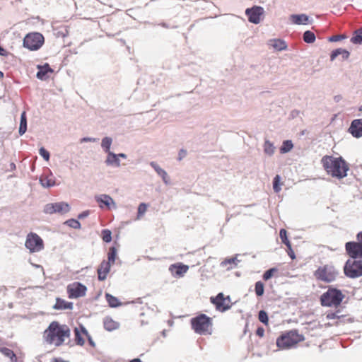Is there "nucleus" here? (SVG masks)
I'll return each mask as SVG.
<instances>
[{
    "label": "nucleus",
    "mask_w": 362,
    "mask_h": 362,
    "mask_svg": "<svg viewBox=\"0 0 362 362\" xmlns=\"http://www.w3.org/2000/svg\"><path fill=\"white\" fill-rule=\"evenodd\" d=\"M119 157L126 158V155L124 153H119L117 155V158H119Z\"/></svg>",
    "instance_id": "nucleus-60"
},
{
    "label": "nucleus",
    "mask_w": 362,
    "mask_h": 362,
    "mask_svg": "<svg viewBox=\"0 0 362 362\" xmlns=\"http://www.w3.org/2000/svg\"><path fill=\"white\" fill-rule=\"evenodd\" d=\"M265 330L262 327H259L256 330V334L259 337H263L264 336Z\"/></svg>",
    "instance_id": "nucleus-51"
},
{
    "label": "nucleus",
    "mask_w": 362,
    "mask_h": 362,
    "mask_svg": "<svg viewBox=\"0 0 362 362\" xmlns=\"http://www.w3.org/2000/svg\"><path fill=\"white\" fill-rule=\"evenodd\" d=\"M321 163L327 174L334 177L341 179L347 175L349 165L341 157L334 158L332 156H325L322 157Z\"/></svg>",
    "instance_id": "nucleus-2"
},
{
    "label": "nucleus",
    "mask_w": 362,
    "mask_h": 362,
    "mask_svg": "<svg viewBox=\"0 0 362 362\" xmlns=\"http://www.w3.org/2000/svg\"><path fill=\"white\" fill-rule=\"evenodd\" d=\"M95 141V139H92V138H88V137H85V138H83L81 140V142H87V141Z\"/></svg>",
    "instance_id": "nucleus-55"
},
{
    "label": "nucleus",
    "mask_w": 362,
    "mask_h": 362,
    "mask_svg": "<svg viewBox=\"0 0 362 362\" xmlns=\"http://www.w3.org/2000/svg\"><path fill=\"white\" fill-rule=\"evenodd\" d=\"M263 13V8L257 6H255L250 8H247L245 11V14L248 18V21L255 24H258L260 22L261 16Z\"/></svg>",
    "instance_id": "nucleus-14"
},
{
    "label": "nucleus",
    "mask_w": 362,
    "mask_h": 362,
    "mask_svg": "<svg viewBox=\"0 0 362 362\" xmlns=\"http://www.w3.org/2000/svg\"><path fill=\"white\" fill-rule=\"evenodd\" d=\"M27 130V118L25 112H23L21 115V122L19 127V134L23 135Z\"/></svg>",
    "instance_id": "nucleus-28"
},
{
    "label": "nucleus",
    "mask_w": 362,
    "mask_h": 362,
    "mask_svg": "<svg viewBox=\"0 0 362 362\" xmlns=\"http://www.w3.org/2000/svg\"><path fill=\"white\" fill-rule=\"evenodd\" d=\"M338 272L334 267L331 265H324L320 267L315 272L314 276L317 280L326 283H329L335 280Z\"/></svg>",
    "instance_id": "nucleus-6"
},
{
    "label": "nucleus",
    "mask_w": 362,
    "mask_h": 362,
    "mask_svg": "<svg viewBox=\"0 0 362 362\" xmlns=\"http://www.w3.org/2000/svg\"><path fill=\"white\" fill-rule=\"evenodd\" d=\"M129 362H142L139 358H134L131 360Z\"/></svg>",
    "instance_id": "nucleus-59"
},
{
    "label": "nucleus",
    "mask_w": 362,
    "mask_h": 362,
    "mask_svg": "<svg viewBox=\"0 0 362 362\" xmlns=\"http://www.w3.org/2000/svg\"><path fill=\"white\" fill-rule=\"evenodd\" d=\"M259 320L264 324L265 325H269V317L267 312L264 310H260L258 314Z\"/></svg>",
    "instance_id": "nucleus-37"
},
{
    "label": "nucleus",
    "mask_w": 362,
    "mask_h": 362,
    "mask_svg": "<svg viewBox=\"0 0 362 362\" xmlns=\"http://www.w3.org/2000/svg\"><path fill=\"white\" fill-rule=\"evenodd\" d=\"M111 265L110 262H106V260H103L100 264L99 265L97 273L98 278L100 281H104L106 279L107 274L110 271Z\"/></svg>",
    "instance_id": "nucleus-17"
},
{
    "label": "nucleus",
    "mask_w": 362,
    "mask_h": 362,
    "mask_svg": "<svg viewBox=\"0 0 362 362\" xmlns=\"http://www.w3.org/2000/svg\"><path fill=\"white\" fill-rule=\"evenodd\" d=\"M95 199L98 203L103 204L107 207H110V204L114 203L113 199L109 195L106 194L100 195Z\"/></svg>",
    "instance_id": "nucleus-27"
},
{
    "label": "nucleus",
    "mask_w": 362,
    "mask_h": 362,
    "mask_svg": "<svg viewBox=\"0 0 362 362\" xmlns=\"http://www.w3.org/2000/svg\"><path fill=\"white\" fill-rule=\"evenodd\" d=\"M39 152L42 157H43L46 160H49V153L47 150H45L44 148H40Z\"/></svg>",
    "instance_id": "nucleus-47"
},
{
    "label": "nucleus",
    "mask_w": 362,
    "mask_h": 362,
    "mask_svg": "<svg viewBox=\"0 0 362 362\" xmlns=\"http://www.w3.org/2000/svg\"><path fill=\"white\" fill-rule=\"evenodd\" d=\"M69 205L65 202L51 203L45 205L44 211L46 214H52L54 213L64 214L69 211Z\"/></svg>",
    "instance_id": "nucleus-13"
},
{
    "label": "nucleus",
    "mask_w": 362,
    "mask_h": 362,
    "mask_svg": "<svg viewBox=\"0 0 362 362\" xmlns=\"http://www.w3.org/2000/svg\"><path fill=\"white\" fill-rule=\"evenodd\" d=\"M53 308L56 310H71L73 308V303L57 298Z\"/></svg>",
    "instance_id": "nucleus-21"
},
{
    "label": "nucleus",
    "mask_w": 362,
    "mask_h": 362,
    "mask_svg": "<svg viewBox=\"0 0 362 362\" xmlns=\"http://www.w3.org/2000/svg\"><path fill=\"white\" fill-rule=\"evenodd\" d=\"M1 353H2L5 356H6V357H8V358H10L11 356H13V354H14V352H13L11 349H8V348H6V347L1 349Z\"/></svg>",
    "instance_id": "nucleus-46"
},
{
    "label": "nucleus",
    "mask_w": 362,
    "mask_h": 362,
    "mask_svg": "<svg viewBox=\"0 0 362 362\" xmlns=\"http://www.w3.org/2000/svg\"><path fill=\"white\" fill-rule=\"evenodd\" d=\"M88 211H85V212H83L82 214H79L78 215V218H83L84 217H86V216H88Z\"/></svg>",
    "instance_id": "nucleus-58"
},
{
    "label": "nucleus",
    "mask_w": 362,
    "mask_h": 362,
    "mask_svg": "<svg viewBox=\"0 0 362 362\" xmlns=\"http://www.w3.org/2000/svg\"><path fill=\"white\" fill-rule=\"evenodd\" d=\"M25 245L30 252L34 253L40 252L44 248V242L37 234L30 233L26 237Z\"/></svg>",
    "instance_id": "nucleus-9"
},
{
    "label": "nucleus",
    "mask_w": 362,
    "mask_h": 362,
    "mask_svg": "<svg viewBox=\"0 0 362 362\" xmlns=\"http://www.w3.org/2000/svg\"><path fill=\"white\" fill-rule=\"evenodd\" d=\"M235 259H234V258L228 259H226L223 263V264H232V263L235 262Z\"/></svg>",
    "instance_id": "nucleus-57"
},
{
    "label": "nucleus",
    "mask_w": 362,
    "mask_h": 362,
    "mask_svg": "<svg viewBox=\"0 0 362 362\" xmlns=\"http://www.w3.org/2000/svg\"><path fill=\"white\" fill-rule=\"evenodd\" d=\"M345 295L336 288H329L328 290L320 296V304L325 307H338L341 305Z\"/></svg>",
    "instance_id": "nucleus-4"
},
{
    "label": "nucleus",
    "mask_w": 362,
    "mask_h": 362,
    "mask_svg": "<svg viewBox=\"0 0 362 362\" xmlns=\"http://www.w3.org/2000/svg\"><path fill=\"white\" fill-rule=\"evenodd\" d=\"M151 166L155 170V171L162 177L163 182L165 184L169 182V177L163 169H162L156 163L151 162L150 163Z\"/></svg>",
    "instance_id": "nucleus-22"
},
{
    "label": "nucleus",
    "mask_w": 362,
    "mask_h": 362,
    "mask_svg": "<svg viewBox=\"0 0 362 362\" xmlns=\"http://www.w3.org/2000/svg\"><path fill=\"white\" fill-rule=\"evenodd\" d=\"M359 111H362V105L359 107Z\"/></svg>",
    "instance_id": "nucleus-63"
},
{
    "label": "nucleus",
    "mask_w": 362,
    "mask_h": 362,
    "mask_svg": "<svg viewBox=\"0 0 362 362\" xmlns=\"http://www.w3.org/2000/svg\"><path fill=\"white\" fill-rule=\"evenodd\" d=\"M50 362H69V361L64 360L62 358H53L51 359Z\"/></svg>",
    "instance_id": "nucleus-54"
},
{
    "label": "nucleus",
    "mask_w": 362,
    "mask_h": 362,
    "mask_svg": "<svg viewBox=\"0 0 362 362\" xmlns=\"http://www.w3.org/2000/svg\"><path fill=\"white\" fill-rule=\"evenodd\" d=\"M346 254L353 259H362V231L356 235V241L347 242L345 244Z\"/></svg>",
    "instance_id": "nucleus-5"
},
{
    "label": "nucleus",
    "mask_w": 362,
    "mask_h": 362,
    "mask_svg": "<svg viewBox=\"0 0 362 362\" xmlns=\"http://www.w3.org/2000/svg\"><path fill=\"white\" fill-rule=\"evenodd\" d=\"M344 273L350 278L362 276V261H354L351 264L346 263L344 267Z\"/></svg>",
    "instance_id": "nucleus-12"
},
{
    "label": "nucleus",
    "mask_w": 362,
    "mask_h": 362,
    "mask_svg": "<svg viewBox=\"0 0 362 362\" xmlns=\"http://www.w3.org/2000/svg\"><path fill=\"white\" fill-rule=\"evenodd\" d=\"M112 144V139L110 137H105L102 140L101 146L106 153L110 151V146Z\"/></svg>",
    "instance_id": "nucleus-34"
},
{
    "label": "nucleus",
    "mask_w": 362,
    "mask_h": 362,
    "mask_svg": "<svg viewBox=\"0 0 362 362\" xmlns=\"http://www.w3.org/2000/svg\"><path fill=\"white\" fill-rule=\"evenodd\" d=\"M75 341L77 345L83 346L85 344V337L87 338L89 344L92 347H95V344L92 337L88 334L86 329L83 326L80 325L78 327L74 329Z\"/></svg>",
    "instance_id": "nucleus-11"
},
{
    "label": "nucleus",
    "mask_w": 362,
    "mask_h": 362,
    "mask_svg": "<svg viewBox=\"0 0 362 362\" xmlns=\"http://www.w3.org/2000/svg\"><path fill=\"white\" fill-rule=\"evenodd\" d=\"M291 18L293 23L298 25H306L309 22V18L305 14L292 15Z\"/></svg>",
    "instance_id": "nucleus-23"
},
{
    "label": "nucleus",
    "mask_w": 362,
    "mask_h": 362,
    "mask_svg": "<svg viewBox=\"0 0 362 362\" xmlns=\"http://www.w3.org/2000/svg\"><path fill=\"white\" fill-rule=\"evenodd\" d=\"M277 272V269L276 268H272V269H268L267 271H266L264 272V274H263V279L264 281H267L269 280V279H271L274 274L275 273Z\"/></svg>",
    "instance_id": "nucleus-42"
},
{
    "label": "nucleus",
    "mask_w": 362,
    "mask_h": 362,
    "mask_svg": "<svg viewBox=\"0 0 362 362\" xmlns=\"http://www.w3.org/2000/svg\"><path fill=\"white\" fill-rule=\"evenodd\" d=\"M303 40L307 43H313L315 40L314 33L307 30L303 34Z\"/></svg>",
    "instance_id": "nucleus-32"
},
{
    "label": "nucleus",
    "mask_w": 362,
    "mask_h": 362,
    "mask_svg": "<svg viewBox=\"0 0 362 362\" xmlns=\"http://www.w3.org/2000/svg\"><path fill=\"white\" fill-rule=\"evenodd\" d=\"M293 146L291 141H290V140L284 141L283 142L282 146L280 148V151L282 153H287L292 149Z\"/></svg>",
    "instance_id": "nucleus-35"
},
{
    "label": "nucleus",
    "mask_w": 362,
    "mask_h": 362,
    "mask_svg": "<svg viewBox=\"0 0 362 362\" xmlns=\"http://www.w3.org/2000/svg\"><path fill=\"white\" fill-rule=\"evenodd\" d=\"M188 269L189 267L187 265H185L182 263L173 264L169 267L170 272L175 277L182 276L187 272Z\"/></svg>",
    "instance_id": "nucleus-16"
},
{
    "label": "nucleus",
    "mask_w": 362,
    "mask_h": 362,
    "mask_svg": "<svg viewBox=\"0 0 362 362\" xmlns=\"http://www.w3.org/2000/svg\"><path fill=\"white\" fill-rule=\"evenodd\" d=\"M105 162L107 165H115L116 166H119L120 164L117 155L111 151L107 153V157Z\"/></svg>",
    "instance_id": "nucleus-26"
},
{
    "label": "nucleus",
    "mask_w": 362,
    "mask_h": 362,
    "mask_svg": "<svg viewBox=\"0 0 362 362\" xmlns=\"http://www.w3.org/2000/svg\"><path fill=\"white\" fill-rule=\"evenodd\" d=\"M304 340L303 334L296 329H292L283 333L276 339V346L280 349H288Z\"/></svg>",
    "instance_id": "nucleus-3"
},
{
    "label": "nucleus",
    "mask_w": 362,
    "mask_h": 362,
    "mask_svg": "<svg viewBox=\"0 0 362 362\" xmlns=\"http://www.w3.org/2000/svg\"><path fill=\"white\" fill-rule=\"evenodd\" d=\"M286 247H287L288 255L292 259H294L296 258V256H295V252L291 247V244H287Z\"/></svg>",
    "instance_id": "nucleus-48"
},
{
    "label": "nucleus",
    "mask_w": 362,
    "mask_h": 362,
    "mask_svg": "<svg viewBox=\"0 0 362 362\" xmlns=\"http://www.w3.org/2000/svg\"><path fill=\"white\" fill-rule=\"evenodd\" d=\"M341 317V316L338 315L337 313L331 312L326 315V319L327 320H336L333 323H328V325L329 326L337 325L339 324L338 321L340 320Z\"/></svg>",
    "instance_id": "nucleus-30"
},
{
    "label": "nucleus",
    "mask_w": 362,
    "mask_h": 362,
    "mask_svg": "<svg viewBox=\"0 0 362 362\" xmlns=\"http://www.w3.org/2000/svg\"><path fill=\"white\" fill-rule=\"evenodd\" d=\"M4 78V73L0 71V78Z\"/></svg>",
    "instance_id": "nucleus-62"
},
{
    "label": "nucleus",
    "mask_w": 362,
    "mask_h": 362,
    "mask_svg": "<svg viewBox=\"0 0 362 362\" xmlns=\"http://www.w3.org/2000/svg\"><path fill=\"white\" fill-rule=\"evenodd\" d=\"M349 132L355 138L362 137V119H354L349 128Z\"/></svg>",
    "instance_id": "nucleus-15"
},
{
    "label": "nucleus",
    "mask_w": 362,
    "mask_h": 362,
    "mask_svg": "<svg viewBox=\"0 0 362 362\" xmlns=\"http://www.w3.org/2000/svg\"><path fill=\"white\" fill-rule=\"evenodd\" d=\"M105 299L107 301L109 305L112 308H117L121 305V303L119 301L117 298L112 296L110 293L105 294Z\"/></svg>",
    "instance_id": "nucleus-29"
},
{
    "label": "nucleus",
    "mask_w": 362,
    "mask_h": 362,
    "mask_svg": "<svg viewBox=\"0 0 362 362\" xmlns=\"http://www.w3.org/2000/svg\"><path fill=\"white\" fill-rule=\"evenodd\" d=\"M191 325L195 332L202 334L204 332V314H200L192 318Z\"/></svg>",
    "instance_id": "nucleus-18"
},
{
    "label": "nucleus",
    "mask_w": 362,
    "mask_h": 362,
    "mask_svg": "<svg viewBox=\"0 0 362 362\" xmlns=\"http://www.w3.org/2000/svg\"><path fill=\"white\" fill-rule=\"evenodd\" d=\"M356 31L362 35V28L357 30Z\"/></svg>",
    "instance_id": "nucleus-61"
},
{
    "label": "nucleus",
    "mask_w": 362,
    "mask_h": 362,
    "mask_svg": "<svg viewBox=\"0 0 362 362\" xmlns=\"http://www.w3.org/2000/svg\"><path fill=\"white\" fill-rule=\"evenodd\" d=\"M66 291L69 298H78L86 296L87 288L81 283L75 281L67 286Z\"/></svg>",
    "instance_id": "nucleus-10"
},
{
    "label": "nucleus",
    "mask_w": 362,
    "mask_h": 362,
    "mask_svg": "<svg viewBox=\"0 0 362 362\" xmlns=\"http://www.w3.org/2000/svg\"><path fill=\"white\" fill-rule=\"evenodd\" d=\"M354 36L351 39V42L354 44H361L362 43V35L358 33L356 30L355 31Z\"/></svg>",
    "instance_id": "nucleus-44"
},
{
    "label": "nucleus",
    "mask_w": 362,
    "mask_h": 362,
    "mask_svg": "<svg viewBox=\"0 0 362 362\" xmlns=\"http://www.w3.org/2000/svg\"><path fill=\"white\" fill-rule=\"evenodd\" d=\"M345 38V36L341 35H332L329 37V40L331 42H337Z\"/></svg>",
    "instance_id": "nucleus-49"
},
{
    "label": "nucleus",
    "mask_w": 362,
    "mask_h": 362,
    "mask_svg": "<svg viewBox=\"0 0 362 362\" xmlns=\"http://www.w3.org/2000/svg\"><path fill=\"white\" fill-rule=\"evenodd\" d=\"M70 335L71 330L66 325L53 321L44 331L43 339L48 344L60 346L69 339Z\"/></svg>",
    "instance_id": "nucleus-1"
},
{
    "label": "nucleus",
    "mask_w": 362,
    "mask_h": 362,
    "mask_svg": "<svg viewBox=\"0 0 362 362\" xmlns=\"http://www.w3.org/2000/svg\"><path fill=\"white\" fill-rule=\"evenodd\" d=\"M102 238L105 243H110L112 240V233L110 230L105 229L102 231Z\"/></svg>",
    "instance_id": "nucleus-40"
},
{
    "label": "nucleus",
    "mask_w": 362,
    "mask_h": 362,
    "mask_svg": "<svg viewBox=\"0 0 362 362\" xmlns=\"http://www.w3.org/2000/svg\"><path fill=\"white\" fill-rule=\"evenodd\" d=\"M104 328L109 332L114 331L119 328V322L114 320L111 317H105L103 320Z\"/></svg>",
    "instance_id": "nucleus-20"
},
{
    "label": "nucleus",
    "mask_w": 362,
    "mask_h": 362,
    "mask_svg": "<svg viewBox=\"0 0 362 362\" xmlns=\"http://www.w3.org/2000/svg\"><path fill=\"white\" fill-rule=\"evenodd\" d=\"M37 69L39 71L37 73V78L40 80H45L48 76L49 73H52L53 70L49 67L48 64H45L43 66L38 65Z\"/></svg>",
    "instance_id": "nucleus-19"
},
{
    "label": "nucleus",
    "mask_w": 362,
    "mask_h": 362,
    "mask_svg": "<svg viewBox=\"0 0 362 362\" xmlns=\"http://www.w3.org/2000/svg\"><path fill=\"white\" fill-rule=\"evenodd\" d=\"M117 255V250L114 247L110 248L109 252L107 253V259L106 262H110V264L115 263Z\"/></svg>",
    "instance_id": "nucleus-31"
},
{
    "label": "nucleus",
    "mask_w": 362,
    "mask_h": 362,
    "mask_svg": "<svg viewBox=\"0 0 362 362\" xmlns=\"http://www.w3.org/2000/svg\"><path fill=\"white\" fill-rule=\"evenodd\" d=\"M349 52L346 50V49H341V48H339V49H337L335 50H334L331 55H330V59L331 61H334L336 57L339 55H341L343 58V59H347L349 57Z\"/></svg>",
    "instance_id": "nucleus-24"
},
{
    "label": "nucleus",
    "mask_w": 362,
    "mask_h": 362,
    "mask_svg": "<svg viewBox=\"0 0 362 362\" xmlns=\"http://www.w3.org/2000/svg\"><path fill=\"white\" fill-rule=\"evenodd\" d=\"M187 155V151L184 149H181L178 154V160H181L183 158H185Z\"/></svg>",
    "instance_id": "nucleus-52"
},
{
    "label": "nucleus",
    "mask_w": 362,
    "mask_h": 362,
    "mask_svg": "<svg viewBox=\"0 0 362 362\" xmlns=\"http://www.w3.org/2000/svg\"><path fill=\"white\" fill-rule=\"evenodd\" d=\"M11 362H23L21 359H19L15 354H13V356L10 358Z\"/></svg>",
    "instance_id": "nucleus-53"
},
{
    "label": "nucleus",
    "mask_w": 362,
    "mask_h": 362,
    "mask_svg": "<svg viewBox=\"0 0 362 362\" xmlns=\"http://www.w3.org/2000/svg\"><path fill=\"white\" fill-rule=\"evenodd\" d=\"M147 210V205L144 203L139 204L138 207V217L143 216Z\"/></svg>",
    "instance_id": "nucleus-45"
},
{
    "label": "nucleus",
    "mask_w": 362,
    "mask_h": 362,
    "mask_svg": "<svg viewBox=\"0 0 362 362\" xmlns=\"http://www.w3.org/2000/svg\"><path fill=\"white\" fill-rule=\"evenodd\" d=\"M40 182L44 187H50L54 185L53 182H51L50 180H45V179H40Z\"/></svg>",
    "instance_id": "nucleus-50"
},
{
    "label": "nucleus",
    "mask_w": 362,
    "mask_h": 362,
    "mask_svg": "<svg viewBox=\"0 0 362 362\" xmlns=\"http://www.w3.org/2000/svg\"><path fill=\"white\" fill-rule=\"evenodd\" d=\"M65 224L75 229H79L81 228V223H79V221L73 218L67 220L65 222Z\"/></svg>",
    "instance_id": "nucleus-41"
},
{
    "label": "nucleus",
    "mask_w": 362,
    "mask_h": 362,
    "mask_svg": "<svg viewBox=\"0 0 362 362\" xmlns=\"http://www.w3.org/2000/svg\"><path fill=\"white\" fill-rule=\"evenodd\" d=\"M255 291L257 296H262L264 294V284L262 281L256 282Z\"/></svg>",
    "instance_id": "nucleus-39"
},
{
    "label": "nucleus",
    "mask_w": 362,
    "mask_h": 362,
    "mask_svg": "<svg viewBox=\"0 0 362 362\" xmlns=\"http://www.w3.org/2000/svg\"><path fill=\"white\" fill-rule=\"evenodd\" d=\"M269 45L277 50H283L286 48L285 42L279 39L271 40L269 41Z\"/></svg>",
    "instance_id": "nucleus-25"
},
{
    "label": "nucleus",
    "mask_w": 362,
    "mask_h": 362,
    "mask_svg": "<svg viewBox=\"0 0 362 362\" xmlns=\"http://www.w3.org/2000/svg\"><path fill=\"white\" fill-rule=\"evenodd\" d=\"M281 177L279 175H276L275 177L274 178L273 181V189L274 191L276 193L279 192L281 189V186L282 185V183L280 182Z\"/></svg>",
    "instance_id": "nucleus-36"
},
{
    "label": "nucleus",
    "mask_w": 362,
    "mask_h": 362,
    "mask_svg": "<svg viewBox=\"0 0 362 362\" xmlns=\"http://www.w3.org/2000/svg\"><path fill=\"white\" fill-rule=\"evenodd\" d=\"M210 301L215 306L216 310L221 313L230 310L233 304L230 296H225L223 293H219L216 296H211Z\"/></svg>",
    "instance_id": "nucleus-7"
},
{
    "label": "nucleus",
    "mask_w": 362,
    "mask_h": 362,
    "mask_svg": "<svg viewBox=\"0 0 362 362\" xmlns=\"http://www.w3.org/2000/svg\"><path fill=\"white\" fill-rule=\"evenodd\" d=\"M212 331L211 319L205 315V334H211Z\"/></svg>",
    "instance_id": "nucleus-38"
},
{
    "label": "nucleus",
    "mask_w": 362,
    "mask_h": 362,
    "mask_svg": "<svg viewBox=\"0 0 362 362\" xmlns=\"http://www.w3.org/2000/svg\"><path fill=\"white\" fill-rule=\"evenodd\" d=\"M274 146L272 143L269 141H266L264 144V153L269 156H272L274 153Z\"/></svg>",
    "instance_id": "nucleus-33"
},
{
    "label": "nucleus",
    "mask_w": 362,
    "mask_h": 362,
    "mask_svg": "<svg viewBox=\"0 0 362 362\" xmlns=\"http://www.w3.org/2000/svg\"><path fill=\"white\" fill-rule=\"evenodd\" d=\"M44 37L39 33H30L23 39V46L30 50H37L44 44Z\"/></svg>",
    "instance_id": "nucleus-8"
},
{
    "label": "nucleus",
    "mask_w": 362,
    "mask_h": 362,
    "mask_svg": "<svg viewBox=\"0 0 362 362\" xmlns=\"http://www.w3.org/2000/svg\"><path fill=\"white\" fill-rule=\"evenodd\" d=\"M0 55L1 56H6L7 55V52L5 49H4L3 47H1L0 46Z\"/></svg>",
    "instance_id": "nucleus-56"
},
{
    "label": "nucleus",
    "mask_w": 362,
    "mask_h": 362,
    "mask_svg": "<svg viewBox=\"0 0 362 362\" xmlns=\"http://www.w3.org/2000/svg\"><path fill=\"white\" fill-rule=\"evenodd\" d=\"M279 236L282 243H284L286 245H287V244H291L290 241L287 238V231L285 229L282 228L280 230Z\"/></svg>",
    "instance_id": "nucleus-43"
}]
</instances>
